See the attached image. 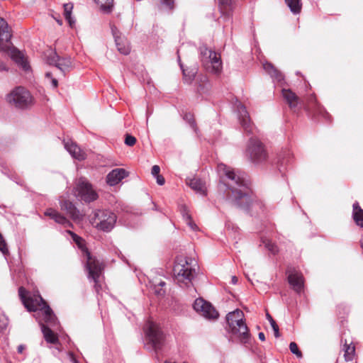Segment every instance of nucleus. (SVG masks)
Returning <instances> with one entry per match:
<instances>
[{
    "mask_svg": "<svg viewBox=\"0 0 363 363\" xmlns=\"http://www.w3.org/2000/svg\"><path fill=\"white\" fill-rule=\"evenodd\" d=\"M218 172L223 173L228 179L229 189L227 200L234 206L251 213H258L264 207L262 201L252 194L250 182L243 175L236 173L230 167L220 163L218 165Z\"/></svg>",
    "mask_w": 363,
    "mask_h": 363,
    "instance_id": "nucleus-1",
    "label": "nucleus"
},
{
    "mask_svg": "<svg viewBox=\"0 0 363 363\" xmlns=\"http://www.w3.org/2000/svg\"><path fill=\"white\" fill-rule=\"evenodd\" d=\"M18 294L25 308L35 312L34 315L40 325L45 340L57 344L59 342L57 333L60 330V323L50 307L40 294L28 296L27 291L22 286L18 289Z\"/></svg>",
    "mask_w": 363,
    "mask_h": 363,
    "instance_id": "nucleus-2",
    "label": "nucleus"
},
{
    "mask_svg": "<svg viewBox=\"0 0 363 363\" xmlns=\"http://www.w3.org/2000/svg\"><path fill=\"white\" fill-rule=\"evenodd\" d=\"M66 232L71 235L73 241L80 249L81 256L85 262V269L88 272V279L94 281V288L98 293L99 289L101 287L99 284V279L104 269L102 262L91 256L85 246L84 240L81 237L69 230Z\"/></svg>",
    "mask_w": 363,
    "mask_h": 363,
    "instance_id": "nucleus-3",
    "label": "nucleus"
},
{
    "mask_svg": "<svg viewBox=\"0 0 363 363\" xmlns=\"http://www.w3.org/2000/svg\"><path fill=\"white\" fill-rule=\"evenodd\" d=\"M196 261L192 258L179 256L174 266V281L182 288H189L196 276Z\"/></svg>",
    "mask_w": 363,
    "mask_h": 363,
    "instance_id": "nucleus-4",
    "label": "nucleus"
},
{
    "mask_svg": "<svg viewBox=\"0 0 363 363\" xmlns=\"http://www.w3.org/2000/svg\"><path fill=\"white\" fill-rule=\"evenodd\" d=\"M243 318L244 313L240 309L228 313L226 316L230 332L236 335L241 342H246L249 339L250 334Z\"/></svg>",
    "mask_w": 363,
    "mask_h": 363,
    "instance_id": "nucleus-5",
    "label": "nucleus"
},
{
    "mask_svg": "<svg viewBox=\"0 0 363 363\" xmlns=\"http://www.w3.org/2000/svg\"><path fill=\"white\" fill-rule=\"evenodd\" d=\"M117 217L108 210H96L90 215V223L99 230L110 232L115 226Z\"/></svg>",
    "mask_w": 363,
    "mask_h": 363,
    "instance_id": "nucleus-6",
    "label": "nucleus"
},
{
    "mask_svg": "<svg viewBox=\"0 0 363 363\" xmlns=\"http://www.w3.org/2000/svg\"><path fill=\"white\" fill-rule=\"evenodd\" d=\"M199 55L201 64L206 70L213 74L221 72L223 66L219 53L203 45L199 48Z\"/></svg>",
    "mask_w": 363,
    "mask_h": 363,
    "instance_id": "nucleus-7",
    "label": "nucleus"
},
{
    "mask_svg": "<svg viewBox=\"0 0 363 363\" xmlns=\"http://www.w3.org/2000/svg\"><path fill=\"white\" fill-rule=\"evenodd\" d=\"M7 101L18 108H28L33 104L30 93L22 86L15 88L6 96Z\"/></svg>",
    "mask_w": 363,
    "mask_h": 363,
    "instance_id": "nucleus-8",
    "label": "nucleus"
},
{
    "mask_svg": "<svg viewBox=\"0 0 363 363\" xmlns=\"http://www.w3.org/2000/svg\"><path fill=\"white\" fill-rule=\"evenodd\" d=\"M146 341L155 350L160 349L164 341V334L160 326L152 320H149L145 327Z\"/></svg>",
    "mask_w": 363,
    "mask_h": 363,
    "instance_id": "nucleus-9",
    "label": "nucleus"
},
{
    "mask_svg": "<svg viewBox=\"0 0 363 363\" xmlns=\"http://www.w3.org/2000/svg\"><path fill=\"white\" fill-rule=\"evenodd\" d=\"M74 189L76 196L86 203L94 201L98 198L91 184L84 177L77 179Z\"/></svg>",
    "mask_w": 363,
    "mask_h": 363,
    "instance_id": "nucleus-10",
    "label": "nucleus"
},
{
    "mask_svg": "<svg viewBox=\"0 0 363 363\" xmlns=\"http://www.w3.org/2000/svg\"><path fill=\"white\" fill-rule=\"evenodd\" d=\"M246 152L250 160L255 164H262L268 157L263 144L256 138H250Z\"/></svg>",
    "mask_w": 363,
    "mask_h": 363,
    "instance_id": "nucleus-11",
    "label": "nucleus"
},
{
    "mask_svg": "<svg viewBox=\"0 0 363 363\" xmlns=\"http://www.w3.org/2000/svg\"><path fill=\"white\" fill-rule=\"evenodd\" d=\"M193 308L197 313L208 320H216L218 318V312L211 303L201 298L195 300Z\"/></svg>",
    "mask_w": 363,
    "mask_h": 363,
    "instance_id": "nucleus-12",
    "label": "nucleus"
},
{
    "mask_svg": "<svg viewBox=\"0 0 363 363\" xmlns=\"http://www.w3.org/2000/svg\"><path fill=\"white\" fill-rule=\"evenodd\" d=\"M47 62L50 65H55L64 74L72 68V59L69 57H60L55 52L52 51L47 56Z\"/></svg>",
    "mask_w": 363,
    "mask_h": 363,
    "instance_id": "nucleus-13",
    "label": "nucleus"
},
{
    "mask_svg": "<svg viewBox=\"0 0 363 363\" xmlns=\"http://www.w3.org/2000/svg\"><path fill=\"white\" fill-rule=\"evenodd\" d=\"M235 107L237 111L238 120L243 129L247 133H251L252 126L246 107L240 101H236Z\"/></svg>",
    "mask_w": 363,
    "mask_h": 363,
    "instance_id": "nucleus-14",
    "label": "nucleus"
},
{
    "mask_svg": "<svg viewBox=\"0 0 363 363\" xmlns=\"http://www.w3.org/2000/svg\"><path fill=\"white\" fill-rule=\"evenodd\" d=\"M288 281L293 289L300 293L303 287V277L295 268L289 267L286 270Z\"/></svg>",
    "mask_w": 363,
    "mask_h": 363,
    "instance_id": "nucleus-15",
    "label": "nucleus"
},
{
    "mask_svg": "<svg viewBox=\"0 0 363 363\" xmlns=\"http://www.w3.org/2000/svg\"><path fill=\"white\" fill-rule=\"evenodd\" d=\"M64 147L74 159L83 161L86 158L85 151L72 140L64 141Z\"/></svg>",
    "mask_w": 363,
    "mask_h": 363,
    "instance_id": "nucleus-16",
    "label": "nucleus"
},
{
    "mask_svg": "<svg viewBox=\"0 0 363 363\" xmlns=\"http://www.w3.org/2000/svg\"><path fill=\"white\" fill-rule=\"evenodd\" d=\"M8 54L12 60H13L15 63L24 71H28L30 69V67L27 59L25 57L23 53L20 50L15 48H11L8 50Z\"/></svg>",
    "mask_w": 363,
    "mask_h": 363,
    "instance_id": "nucleus-17",
    "label": "nucleus"
},
{
    "mask_svg": "<svg viewBox=\"0 0 363 363\" xmlns=\"http://www.w3.org/2000/svg\"><path fill=\"white\" fill-rule=\"evenodd\" d=\"M128 176V172L123 168H117L111 171L106 176V183L109 186H115L119 184L122 179Z\"/></svg>",
    "mask_w": 363,
    "mask_h": 363,
    "instance_id": "nucleus-18",
    "label": "nucleus"
},
{
    "mask_svg": "<svg viewBox=\"0 0 363 363\" xmlns=\"http://www.w3.org/2000/svg\"><path fill=\"white\" fill-rule=\"evenodd\" d=\"M11 38V34L6 21L0 18V51H4L6 46L3 45L4 42L8 43Z\"/></svg>",
    "mask_w": 363,
    "mask_h": 363,
    "instance_id": "nucleus-19",
    "label": "nucleus"
},
{
    "mask_svg": "<svg viewBox=\"0 0 363 363\" xmlns=\"http://www.w3.org/2000/svg\"><path fill=\"white\" fill-rule=\"evenodd\" d=\"M45 216H49L56 223L62 225L65 228L72 226V224L65 216L53 208L47 209L45 211Z\"/></svg>",
    "mask_w": 363,
    "mask_h": 363,
    "instance_id": "nucleus-20",
    "label": "nucleus"
},
{
    "mask_svg": "<svg viewBox=\"0 0 363 363\" xmlns=\"http://www.w3.org/2000/svg\"><path fill=\"white\" fill-rule=\"evenodd\" d=\"M60 207L62 211H65L74 220L81 219V214L74 205L69 201H60Z\"/></svg>",
    "mask_w": 363,
    "mask_h": 363,
    "instance_id": "nucleus-21",
    "label": "nucleus"
},
{
    "mask_svg": "<svg viewBox=\"0 0 363 363\" xmlns=\"http://www.w3.org/2000/svg\"><path fill=\"white\" fill-rule=\"evenodd\" d=\"M189 186L201 196L206 195V186L205 182L199 178H193L189 182Z\"/></svg>",
    "mask_w": 363,
    "mask_h": 363,
    "instance_id": "nucleus-22",
    "label": "nucleus"
},
{
    "mask_svg": "<svg viewBox=\"0 0 363 363\" xmlns=\"http://www.w3.org/2000/svg\"><path fill=\"white\" fill-rule=\"evenodd\" d=\"M111 32L115 40V43L117 47L118 50L123 55H128L130 51V48L128 45H124L123 47H121V37L120 35V32L117 29L116 26H111Z\"/></svg>",
    "mask_w": 363,
    "mask_h": 363,
    "instance_id": "nucleus-23",
    "label": "nucleus"
},
{
    "mask_svg": "<svg viewBox=\"0 0 363 363\" xmlns=\"http://www.w3.org/2000/svg\"><path fill=\"white\" fill-rule=\"evenodd\" d=\"M282 96L291 108H294L297 106L299 99L295 93L292 92L290 89H282Z\"/></svg>",
    "mask_w": 363,
    "mask_h": 363,
    "instance_id": "nucleus-24",
    "label": "nucleus"
},
{
    "mask_svg": "<svg viewBox=\"0 0 363 363\" xmlns=\"http://www.w3.org/2000/svg\"><path fill=\"white\" fill-rule=\"evenodd\" d=\"M264 69L275 80L278 82H281L284 80L283 74L277 69L274 65L269 62H264L262 64Z\"/></svg>",
    "mask_w": 363,
    "mask_h": 363,
    "instance_id": "nucleus-25",
    "label": "nucleus"
},
{
    "mask_svg": "<svg viewBox=\"0 0 363 363\" xmlns=\"http://www.w3.org/2000/svg\"><path fill=\"white\" fill-rule=\"evenodd\" d=\"M308 104L306 105V108H315L319 114H320L323 118L326 120H329L330 115L327 113L323 108L320 107L319 104L316 102V99L314 96L311 95L308 99Z\"/></svg>",
    "mask_w": 363,
    "mask_h": 363,
    "instance_id": "nucleus-26",
    "label": "nucleus"
},
{
    "mask_svg": "<svg viewBox=\"0 0 363 363\" xmlns=\"http://www.w3.org/2000/svg\"><path fill=\"white\" fill-rule=\"evenodd\" d=\"M352 217L355 223L363 228V209L359 205L358 202H354L352 205Z\"/></svg>",
    "mask_w": 363,
    "mask_h": 363,
    "instance_id": "nucleus-27",
    "label": "nucleus"
},
{
    "mask_svg": "<svg viewBox=\"0 0 363 363\" xmlns=\"http://www.w3.org/2000/svg\"><path fill=\"white\" fill-rule=\"evenodd\" d=\"M220 5L221 16L225 20H230V9H228L232 5L233 0H218Z\"/></svg>",
    "mask_w": 363,
    "mask_h": 363,
    "instance_id": "nucleus-28",
    "label": "nucleus"
},
{
    "mask_svg": "<svg viewBox=\"0 0 363 363\" xmlns=\"http://www.w3.org/2000/svg\"><path fill=\"white\" fill-rule=\"evenodd\" d=\"M286 4L290 9V11L294 14H298L302 8V4L301 0H284Z\"/></svg>",
    "mask_w": 363,
    "mask_h": 363,
    "instance_id": "nucleus-29",
    "label": "nucleus"
},
{
    "mask_svg": "<svg viewBox=\"0 0 363 363\" xmlns=\"http://www.w3.org/2000/svg\"><path fill=\"white\" fill-rule=\"evenodd\" d=\"M291 156V154L290 153V152H286L284 156L279 155L278 160V169L281 173L284 172L285 169L284 166L290 162Z\"/></svg>",
    "mask_w": 363,
    "mask_h": 363,
    "instance_id": "nucleus-30",
    "label": "nucleus"
},
{
    "mask_svg": "<svg viewBox=\"0 0 363 363\" xmlns=\"http://www.w3.org/2000/svg\"><path fill=\"white\" fill-rule=\"evenodd\" d=\"M95 1L100 6L104 13H108L112 11L113 0H95Z\"/></svg>",
    "mask_w": 363,
    "mask_h": 363,
    "instance_id": "nucleus-31",
    "label": "nucleus"
},
{
    "mask_svg": "<svg viewBox=\"0 0 363 363\" xmlns=\"http://www.w3.org/2000/svg\"><path fill=\"white\" fill-rule=\"evenodd\" d=\"M178 61L179 62L180 67L182 69V72H183V75H184V80L186 83H191L194 80V79L195 77L196 71H195L194 69H192L191 71H188L187 69H184L183 68V65H182V63L180 62V57L179 56H178Z\"/></svg>",
    "mask_w": 363,
    "mask_h": 363,
    "instance_id": "nucleus-32",
    "label": "nucleus"
},
{
    "mask_svg": "<svg viewBox=\"0 0 363 363\" xmlns=\"http://www.w3.org/2000/svg\"><path fill=\"white\" fill-rule=\"evenodd\" d=\"M344 351H345L344 357H345V361H347V362L352 361L353 359V357H354V353H355L354 346H353L352 345H348L345 344L344 345Z\"/></svg>",
    "mask_w": 363,
    "mask_h": 363,
    "instance_id": "nucleus-33",
    "label": "nucleus"
},
{
    "mask_svg": "<svg viewBox=\"0 0 363 363\" xmlns=\"http://www.w3.org/2000/svg\"><path fill=\"white\" fill-rule=\"evenodd\" d=\"M262 242L264 247L267 249L272 254L276 255L278 252L279 250L277 246L274 243L272 242L269 239L262 238Z\"/></svg>",
    "mask_w": 363,
    "mask_h": 363,
    "instance_id": "nucleus-34",
    "label": "nucleus"
},
{
    "mask_svg": "<svg viewBox=\"0 0 363 363\" xmlns=\"http://www.w3.org/2000/svg\"><path fill=\"white\" fill-rule=\"evenodd\" d=\"M267 319L269 320L274 333L275 337H279L280 336L279 330V326L276 323L275 320L273 319V318L267 313Z\"/></svg>",
    "mask_w": 363,
    "mask_h": 363,
    "instance_id": "nucleus-35",
    "label": "nucleus"
},
{
    "mask_svg": "<svg viewBox=\"0 0 363 363\" xmlns=\"http://www.w3.org/2000/svg\"><path fill=\"white\" fill-rule=\"evenodd\" d=\"M159 1L162 6L169 11L174 9V0H159Z\"/></svg>",
    "mask_w": 363,
    "mask_h": 363,
    "instance_id": "nucleus-36",
    "label": "nucleus"
},
{
    "mask_svg": "<svg viewBox=\"0 0 363 363\" xmlns=\"http://www.w3.org/2000/svg\"><path fill=\"white\" fill-rule=\"evenodd\" d=\"M184 119L189 123V125L194 130L195 132L197 131V128H196V123L194 119L193 115H191L189 113H185L184 116Z\"/></svg>",
    "mask_w": 363,
    "mask_h": 363,
    "instance_id": "nucleus-37",
    "label": "nucleus"
},
{
    "mask_svg": "<svg viewBox=\"0 0 363 363\" xmlns=\"http://www.w3.org/2000/svg\"><path fill=\"white\" fill-rule=\"evenodd\" d=\"M64 7V16L65 18H70V16L72 15V11L73 9V5L70 3L65 4L63 5Z\"/></svg>",
    "mask_w": 363,
    "mask_h": 363,
    "instance_id": "nucleus-38",
    "label": "nucleus"
},
{
    "mask_svg": "<svg viewBox=\"0 0 363 363\" xmlns=\"http://www.w3.org/2000/svg\"><path fill=\"white\" fill-rule=\"evenodd\" d=\"M289 349L291 353L296 354L298 357H302V353L298 350L296 342H291L289 345Z\"/></svg>",
    "mask_w": 363,
    "mask_h": 363,
    "instance_id": "nucleus-39",
    "label": "nucleus"
},
{
    "mask_svg": "<svg viewBox=\"0 0 363 363\" xmlns=\"http://www.w3.org/2000/svg\"><path fill=\"white\" fill-rule=\"evenodd\" d=\"M9 324V320L4 313H0V330H3L6 328Z\"/></svg>",
    "mask_w": 363,
    "mask_h": 363,
    "instance_id": "nucleus-40",
    "label": "nucleus"
},
{
    "mask_svg": "<svg viewBox=\"0 0 363 363\" xmlns=\"http://www.w3.org/2000/svg\"><path fill=\"white\" fill-rule=\"evenodd\" d=\"M0 251L4 255H5L8 252V248L6 246V243L1 233H0Z\"/></svg>",
    "mask_w": 363,
    "mask_h": 363,
    "instance_id": "nucleus-41",
    "label": "nucleus"
},
{
    "mask_svg": "<svg viewBox=\"0 0 363 363\" xmlns=\"http://www.w3.org/2000/svg\"><path fill=\"white\" fill-rule=\"evenodd\" d=\"M136 143V138L130 135H126L125 144L128 146H133Z\"/></svg>",
    "mask_w": 363,
    "mask_h": 363,
    "instance_id": "nucleus-42",
    "label": "nucleus"
},
{
    "mask_svg": "<svg viewBox=\"0 0 363 363\" xmlns=\"http://www.w3.org/2000/svg\"><path fill=\"white\" fill-rule=\"evenodd\" d=\"M151 287H152L155 293L158 296H162L164 294L165 291L152 282Z\"/></svg>",
    "mask_w": 363,
    "mask_h": 363,
    "instance_id": "nucleus-43",
    "label": "nucleus"
},
{
    "mask_svg": "<svg viewBox=\"0 0 363 363\" xmlns=\"http://www.w3.org/2000/svg\"><path fill=\"white\" fill-rule=\"evenodd\" d=\"M183 216L184 218L186 219L187 223L190 226V228L193 230H196L197 228V226L195 223H192L190 216L186 213V214H183Z\"/></svg>",
    "mask_w": 363,
    "mask_h": 363,
    "instance_id": "nucleus-44",
    "label": "nucleus"
},
{
    "mask_svg": "<svg viewBox=\"0 0 363 363\" xmlns=\"http://www.w3.org/2000/svg\"><path fill=\"white\" fill-rule=\"evenodd\" d=\"M160 168L158 165H154L152 167L151 174L155 177L160 175Z\"/></svg>",
    "mask_w": 363,
    "mask_h": 363,
    "instance_id": "nucleus-45",
    "label": "nucleus"
},
{
    "mask_svg": "<svg viewBox=\"0 0 363 363\" xmlns=\"http://www.w3.org/2000/svg\"><path fill=\"white\" fill-rule=\"evenodd\" d=\"M155 177V179L157 180V183L159 185L162 186V185H163L164 184L165 180H164V178L162 175L160 174V175L156 176Z\"/></svg>",
    "mask_w": 363,
    "mask_h": 363,
    "instance_id": "nucleus-46",
    "label": "nucleus"
},
{
    "mask_svg": "<svg viewBox=\"0 0 363 363\" xmlns=\"http://www.w3.org/2000/svg\"><path fill=\"white\" fill-rule=\"evenodd\" d=\"M152 283L156 284L157 286H158L159 287H160L162 289H163V287L166 285L165 281H162V280H160V281L155 280L152 281Z\"/></svg>",
    "mask_w": 363,
    "mask_h": 363,
    "instance_id": "nucleus-47",
    "label": "nucleus"
},
{
    "mask_svg": "<svg viewBox=\"0 0 363 363\" xmlns=\"http://www.w3.org/2000/svg\"><path fill=\"white\" fill-rule=\"evenodd\" d=\"M68 355H69V360L72 363H79L78 361L77 360L76 357H74V355L72 353H69Z\"/></svg>",
    "mask_w": 363,
    "mask_h": 363,
    "instance_id": "nucleus-48",
    "label": "nucleus"
},
{
    "mask_svg": "<svg viewBox=\"0 0 363 363\" xmlns=\"http://www.w3.org/2000/svg\"><path fill=\"white\" fill-rule=\"evenodd\" d=\"M65 19L68 21L69 26L71 27H72L73 25L74 24L75 21L73 20L72 15L70 16V18H65Z\"/></svg>",
    "mask_w": 363,
    "mask_h": 363,
    "instance_id": "nucleus-49",
    "label": "nucleus"
},
{
    "mask_svg": "<svg viewBox=\"0 0 363 363\" xmlns=\"http://www.w3.org/2000/svg\"><path fill=\"white\" fill-rule=\"evenodd\" d=\"M6 69H6V65L4 62L0 61V71H4V70H6Z\"/></svg>",
    "mask_w": 363,
    "mask_h": 363,
    "instance_id": "nucleus-50",
    "label": "nucleus"
},
{
    "mask_svg": "<svg viewBox=\"0 0 363 363\" xmlns=\"http://www.w3.org/2000/svg\"><path fill=\"white\" fill-rule=\"evenodd\" d=\"M259 339L261 340V341H264L265 340V335L263 333H259Z\"/></svg>",
    "mask_w": 363,
    "mask_h": 363,
    "instance_id": "nucleus-51",
    "label": "nucleus"
},
{
    "mask_svg": "<svg viewBox=\"0 0 363 363\" xmlns=\"http://www.w3.org/2000/svg\"><path fill=\"white\" fill-rule=\"evenodd\" d=\"M24 350V346L23 345H20L18 346L17 350L18 353H21Z\"/></svg>",
    "mask_w": 363,
    "mask_h": 363,
    "instance_id": "nucleus-52",
    "label": "nucleus"
},
{
    "mask_svg": "<svg viewBox=\"0 0 363 363\" xmlns=\"http://www.w3.org/2000/svg\"><path fill=\"white\" fill-rule=\"evenodd\" d=\"M57 80L56 79H52V84L54 88H56L57 86Z\"/></svg>",
    "mask_w": 363,
    "mask_h": 363,
    "instance_id": "nucleus-53",
    "label": "nucleus"
},
{
    "mask_svg": "<svg viewBox=\"0 0 363 363\" xmlns=\"http://www.w3.org/2000/svg\"><path fill=\"white\" fill-rule=\"evenodd\" d=\"M238 278L235 276H233L232 277L231 282H232L233 284H236L238 283Z\"/></svg>",
    "mask_w": 363,
    "mask_h": 363,
    "instance_id": "nucleus-54",
    "label": "nucleus"
},
{
    "mask_svg": "<svg viewBox=\"0 0 363 363\" xmlns=\"http://www.w3.org/2000/svg\"><path fill=\"white\" fill-rule=\"evenodd\" d=\"M120 43H121V47H123L124 45H128L130 48L129 45L126 42H125L122 38H121V40L120 41Z\"/></svg>",
    "mask_w": 363,
    "mask_h": 363,
    "instance_id": "nucleus-55",
    "label": "nucleus"
},
{
    "mask_svg": "<svg viewBox=\"0 0 363 363\" xmlns=\"http://www.w3.org/2000/svg\"><path fill=\"white\" fill-rule=\"evenodd\" d=\"M57 22L60 24V25H62V20H57Z\"/></svg>",
    "mask_w": 363,
    "mask_h": 363,
    "instance_id": "nucleus-56",
    "label": "nucleus"
},
{
    "mask_svg": "<svg viewBox=\"0 0 363 363\" xmlns=\"http://www.w3.org/2000/svg\"><path fill=\"white\" fill-rule=\"evenodd\" d=\"M46 77H51V74L50 72L46 73Z\"/></svg>",
    "mask_w": 363,
    "mask_h": 363,
    "instance_id": "nucleus-57",
    "label": "nucleus"
},
{
    "mask_svg": "<svg viewBox=\"0 0 363 363\" xmlns=\"http://www.w3.org/2000/svg\"><path fill=\"white\" fill-rule=\"evenodd\" d=\"M361 247L362 248L363 250V239L361 240Z\"/></svg>",
    "mask_w": 363,
    "mask_h": 363,
    "instance_id": "nucleus-58",
    "label": "nucleus"
}]
</instances>
